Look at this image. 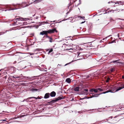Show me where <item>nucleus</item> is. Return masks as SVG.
<instances>
[{
	"label": "nucleus",
	"mask_w": 124,
	"mask_h": 124,
	"mask_svg": "<svg viewBox=\"0 0 124 124\" xmlns=\"http://www.w3.org/2000/svg\"><path fill=\"white\" fill-rule=\"evenodd\" d=\"M123 88H124V84H123L121 85V86L116 88L112 85H111L109 87L108 90L109 92L114 93Z\"/></svg>",
	"instance_id": "obj_1"
},
{
	"label": "nucleus",
	"mask_w": 124,
	"mask_h": 124,
	"mask_svg": "<svg viewBox=\"0 0 124 124\" xmlns=\"http://www.w3.org/2000/svg\"><path fill=\"white\" fill-rule=\"evenodd\" d=\"M54 32H57L58 31L55 28H53L52 29H49L47 31H43L40 32V34L43 35H47V33L50 34L51 33H54Z\"/></svg>",
	"instance_id": "obj_2"
},
{
	"label": "nucleus",
	"mask_w": 124,
	"mask_h": 124,
	"mask_svg": "<svg viewBox=\"0 0 124 124\" xmlns=\"http://www.w3.org/2000/svg\"><path fill=\"white\" fill-rule=\"evenodd\" d=\"M15 7V8H11V9H8L7 10H5V11H6L7 10L8 11H10L11 10L15 9H17L19 8H24V7H26L27 6H28L29 5H28V4H27L26 6H25L24 7L23 6H20V5L19 4H12Z\"/></svg>",
	"instance_id": "obj_3"
},
{
	"label": "nucleus",
	"mask_w": 124,
	"mask_h": 124,
	"mask_svg": "<svg viewBox=\"0 0 124 124\" xmlns=\"http://www.w3.org/2000/svg\"><path fill=\"white\" fill-rule=\"evenodd\" d=\"M64 98L62 96H60L57 98H54V99L52 100L49 102H48V103L50 105H52L54 103L57 101L59 100H61Z\"/></svg>",
	"instance_id": "obj_4"
},
{
	"label": "nucleus",
	"mask_w": 124,
	"mask_h": 124,
	"mask_svg": "<svg viewBox=\"0 0 124 124\" xmlns=\"http://www.w3.org/2000/svg\"><path fill=\"white\" fill-rule=\"evenodd\" d=\"M22 74H21V76H19L16 77L14 76H13V77L14 78H15V79L16 80L18 79H23L24 78V77L22 76Z\"/></svg>",
	"instance_id": "obj_5"
},
{
	"label": "nucleus",
	"mask_w": 124,
	"mask_h": 124,
	"mask_svg": "<svg viewBox=\"0 0 124 124\" xmlns=\"http://www.w3.org/2000/svg\"><path fill=\"white\" fill-rule=\"evenodd\" d=\"M56 95V93L54 91L50 93V95L51 97H54Z\"/></svg>",
	"instance_id": "obj_6"
},
{
	"label": "nucleus",
	"mask_w": 124,
	"mask_h": 124,
	"mask_svg": "<svg viewBox=\"0 0 124 124\" xmlns=\"http://www.w3.org/2000/svg\"><path fill=\"white\" fill-rule=\"evenodd\" d=\"M50 95L49 93H46L45 94L44 97V98L45 99L48 98H49Z\"/></svg>",
	"instance_id": "obj_7"
},
{
	"label": "nucleus",
	"mask_w": 124,
	"mask_h": 124,
	"mask_svg": "<svg viewBox=\"0 0 124 124\" xmlns=\"http://www.w3.org/2000/svg\"><path fill=\"white\" fill-rule=\"evenodd\" d=\"M101 94H94V93H93V94H92V96L90 95L91 98H92L93 97H98V96L99 95H100Z\"/></svg>",
	"instance_id": "obj_8"
},
{
	"label": "nucleus",
	"mask_w": 124,
	"mask_h": 124,
	"mask_svg": "<svg viewBox=\"0 0 124 124\" xmlns=\"http://www.w3.org/2000/svg\"><path fill=\"white\" fill-rule=\"evenodd\" d=\"M45 37L46 38H48L49 39V41L50 42H52L53 41H52V40H53V39H52V38L51 37H49V36H48L47 35H46V36Z\"/></svg>",
	"instance_id": "obj_9"
},
{
	"label": "nucleus",
	"mask_w": 124,
	"mask_h": 124,
	"mask_svg": "<svg viewBox=\"0 0 124 124\" xmlns=\"http://www.w3.org/2000/svg\"><path fill=\"white\" fill-rule=\"evenodd\" d=\"M119 59H118V60H115V61H112L111 62H112L114 63H115L116 62L118 63L119 64H122L123 63L122 62H117L118 61H119Z\"/></svg>",
	"instance_id": "obj_10"
},
{
	"label": "nucleus",
	"mask_w": 124,
	"mask_h": 124,
	"mask_svg": "<svg viewBox=\"0 0 124 124\" xmlns=\"http://www.w3.org/2000/svg\"><path fill=\"white\" fill-rule=\"evenodd\" d=\"M79 89H81L79 87H76L74 89L75 91L78 92L79 91Z\"/></svg>",
	"instance_id": "obj_11"
},
{
	"label": "nucleus",
	"mask_w": 124,
	"mask_h": 124,
	"mask_svg": "<svg viewBox=\"0 0 124 124\" xmlns=\"http://www.w3.org/2000/svg\"><path fill=\"white\" fill-rule=\"evenodd\" d=\"M71 80L70 78H67L66 79V82L69 84H70L71 83Z\"/></svg>",
	"instance_id": "obj_12"
},
{
	"label": "nucleus",
	"mask_w": 124,
	"mask_h": 124,
	"mask_svg": "<svg viewBox=\"0 0 124 124\" xmlns=\"http://www.w3.org/2000/svg\"><path fill=\"white\" fill-rule=\"evenodd\" d=\"M29 100L30 99H40L41 98H39V97H30L28 98Z\"/></svg>",
	"instance_id": "obj_13"
},
{
	"label": "nucleus",
	"mask_w": 124,
	"mask_h": 124,
	"mask_svg": "<svg viewBox=\"0 0 124 124\" xmlns=\"http://www.w3.org/2000/svg\"><path fill=\"white\" fill-rule=\"evenodd\" d=\"M91 98V96H90V97H87V96H85V97H84L83 98H81L80 99V100H84V99H90V98Z\"/></svg>",
	"instance_id": "obj_14"
},
{
	"label": "nucleus",
	"mask_w": 124,
	"mask_h": 124,
	"mask_svg": "<svg viewBox=\"0 0 124 124\" xmlns=\"http://www.w3.org/2000/svg\"><path fill=\"white\" fill-rule=\"evenodd\" d=\"M33 78L32 77H24V78L26 79L27 80H28L29 79H31L32 78Z\"/></svg>",
	"instance_id": "obj_15"
},
{
	"label": "nucleus",
	"mask_w": 124,
	"mask_h": 124,
	"mask_svg": "<svg viewBox=\"0 0 124 124\" xmlns=\"http://www.w3.org/2000/svg\"><path fill=\"white\" fill-rule=\"evenodd\" d=\"M94 89H92L89 90L90 93V94H93V93H92L94 91Z\"/></svg>",
	"instance_id": "obj_16"
},
{
	"label": "nucleus",
	"mask_w": 124,
	"mask_h": 124,
	"mask_svg": "<svg viewBox=\"0 0 124 124\" xmlns=\"http://www.w3.org/2000/svg\"><path fill=\"white\" fill-rule=\"evenodd\" d=\"M116 117V116L115 117H113V119L112 120V122L115 123L117 122L116 120L115 119V118Z\"/></svg>",
	"instance_id": "obj_17"
},
{
	"label": "nucleus",
	"mask_w": 124,
	"mask_h": 124,
	"mask_svg": "<svg viewBox=\"0 0 124 124\" xmlns=\"http://www.w3.org/2000/svg\"><path fill=\"white\" fill-rule=\"evenodd\" d=\"M24 19L23 18H17L16 19V20L23 21Z\"/></svg>",
	"instance_id": "obj_18"
},
{
	"label": "nucleus",
	"mask_w": 124,
	"mask_h": 124,
	"mask_svg": "<svg viewBox=\"0 0 124 124\" xmlns=\"http://www.w3.org/2000/svg\"><path fill=\"white\" fill-rule=\"evenodd\" d=\"M31 91H32V92H34L35 91H37L38 90L36 88H32L30 89V90Z\"/></svg>",
	"instance_id": "obj_19"
},
{
	"label": "nucleus",
	"mask_w": 124,
	"mask_h": 124,
	"mask_svg": "<svg viewBox=\"0 0 124 124\" xmlns=\"http://www.w3.org/2000/svg\"><path fill=\"white\" fill-rule=\"evenodd\" d=\"M74 48H70V49H69V50H71V49H72V50H75L76 49L77 47H76V46H75V45H74Z\"/></svg>",
	"instance_id": "obj_20"
},
{
	"label": "nucleus",
	"mask_w": 124,
	"mask_h": 124,
	"mask_svg": "<svg viewBox=\"0 0 124 124\" xmlns=\"http://www.w3.org/2000/svg\"><path fill=\"white\" fill-rule=\"evenodd\" d=\"M53 51V49L52 48H51L48 51V54H49L50 53L52 52Z\"/></svg>",
	"instance_id": "obj_21"
},
{
	"label": "nucleus",
	"mask_w": 124,
	"mask_h": 124,
	"mask_svg": "<svg viewBox=\"0 0 124 124\" xmlns=\"http://www.w3.org/2000/svg\"><path fill=\"white\" fill-rule=\"evenodd\" d=\"M17 21H16V22H15L13 23H11L10 24V26H13V25H15L16 24Z\"/></svg>",
	"instance_id": "obj_22"
},
{
	"label": "nucleus",
	"mask_w": 124,
	"mask_h": 124,
	"mask_svg": "<svg viewBox=\"0 0 124 124\" xmlns=\"http://www.w3.org/2000/svg\"><path fill=\"white\" fill-rule=\"evenodd\" d=\"M123 2H121V1H117L116 2V3L115 4H116L117 3L118 4H121V3Z\"/></svg>",
	"instance_id": "obj_23"
},
{
	"label": "nucleus",
	"mask_w": 124,
	"mask_h": 124,
	"mask_svg": "<svg viewBox=\"0 0 124 124\" xmlns=\"http://www.w3.org/2000/svg\"><path fill=\"white\" fill-rule=\"evenodd\" d=\"M11 5H5V7L8 8H11Z\"/></svg>",
	"instance_id": "obj_24"
},
{
	"label": "nucleus",
	"mask_w": 124,
	"mask_h": 124,
	"mask_svg": "<svg viewBox=\"0 0 124 124\" xmlns=\"http://www.w3.org/2000/svg\"><path fill=\"white\" fill-rule=\"evenodd\" d=\"M108 92H109V90H107V91H106L105 92H103L102 93H101V94H105V93H108Z\"/></svg>",
	"instance_id": "obj_25"
},
{
	"label": "nucleus",
	"mask_w": 124,
	"mask_h": 124,
	"mask_svg": "<svg viewBox=\"0 0 124 124\" xmlns=\"http://www.w3.org/2000/svg\"><path fill=\"white\" fill-rule=\"evenodd\" d=\"M39 2V0H36L34 1V3L35 4Z\"/></svg>",
	"instance_id": "obj_26"
},
{
	"label": "nucleus",
	"mask_w": 124,
	"mask_h": 124,
	"mask_svg": "<svg viewBox=\"0 0 124 124\" xmlns=\"http://www.w3.org/2000/svg\"><path fill=\"white\" fill-rule=\"evenodd\" d=\"M97 89L98 91V90H99L100 91H103V90L101 89V88H97Z\"/></svg>",
	"instance_id": "obj_27"
},
{
	"label": "nucleus",
	"mask_w": 124,
	"mask_h": 124,
	"mask_svg": "<svg viewBox=\"0 0 124 124\" xmlns=\"http://www.w3.org/2000/svg\"><path fill=\"white\" fill-rule=\"evenodd\" d=\"M40 49H40L37 48V49H35L34 50V51L35 52V51H40Z\"/></svg>",
	"instance_id": "obj_28"
},
{
	"label": "nucleus",
	"mask_w": 124,
	"mask_h": 124,
	"mask_svg": "<svg viewBox=\"0 0 124 124\" xmlns=\"http://www.w3.org/2000/svg\"><path fill=\"white\" fill-rule=\"evenodd\" d=\"M93 92H94L95 93H97L98 92V91L97 89H94V90Z\"/></svg>",
	"instance_id": "obj_29"
},
{
	"label": "nucleus",
	"mask_w": 124,
	"mask_h": 124,
	"mask_svg": "<svg viewBox=\"0 0 124 124\" xmlns=\"http://www.w3.org/2000/svg\"><path fill=\"white\" fill-rule=\"evenodd\" d=\"M110 79V78H108L106 80V82L107 83L108 82L109 80Z\"/></svg>",
	"instance_id": "obj_30"
},
{
	"label": "nucleus",
	"mask_w": 124,
	"mask_h": 124,
	"mask_svg": "<svg viewBox=\"0 0 124 124\" xmlns=\"http://www.w3.org/2000/svg\"><path fill=\"white\" fill-rule=\"evenodd\" d=\"M80 17V18L82 19H84L85 18V17L84 16H79L78 17Z\"/></svg>",
	"instance_id": "obj_31"
},
{
	"label": "nucleus",
	"mask_w": 124,
	"mask_h": 124,
	"mask_svg": "<svg viewBox=\"0 0 124 124\" xmlns=\"http://www.w3.org/2000/svg\"><path fill=\"white\" fill-rule=\"evenodd\" d=\"M115 40H113V41H111L110 42V43H109V44H111V43H113L114 42H115Z\"/></svg>",
	"instance_id": "obj_32"
},
{
	"label": "nucleus",
	"mask_w": 124,
	"mask_h": 124,
	"mask_svg": "<svg viewBox=\"0 0 124 124\" xmlns=\"http://www.w3.org/2000/svg\"><path fill=\"white\" fill-rule=\"evenodd\" d=\"M114 70V69L113 68H111L110 71L111 72H112Z\"/></svg>",
	"instance_id": "obj_33"
},
{
	"label": "nucleus",
	"mask_w": 124,
	"mask_h": 124,
	"mask_svg": "<svg viewBox=\"0 0 124 124\" xmlns=\"http://www.w3.org/2000/svg\"><path fill=\"white\" fill-rule=\"evenodd\" d=\"M88 89H84L83 90V92H84V91H85L86 92H87L88 91Z\"/></svg>",
	"instance_id": "obj_34"
},
{
	"label": "nucleus",
	"mask_w": 124,
	"mask_h": 124,
	"mask_svg": "<svg viewBox=\"0 0 124 124\" xmlns=\"http://www.w3.org/2000/svg\"><path fill=\"white\" fill-rule=\"evenodd\" d=\"M69 0L70 1V3H69V6H68V7H69V6H70L71 4V0Z\"/></svg>",
	"instance_id": "obj_35"
},
{
	"label": "nucleus",
	"mask_w": 124,
	"mask_h": 124,
	"mask_svg": "<svg viewBox=\"0 0 124 124\" xmlns=\"http://www.w3.org/2000/svg\"><path fill=\"white\" fill-rule=\"evenodd\" d=\"M77 54H78V56H81L82 55L81 54V53H78Z\"/></svg>",
	"instance_id": "obj_36"
},
{
	"label": "nucleus",
	"mask_w": 124,
	"mask_h": 124,
	"mask_svg": "<svg viewBox=\"0 0 124 124\" xmlns=\"http://www.w3.org/2000/svg\"><path fill=\"white\" fill-rule=\"evenodd\" d=\"M15 68L13 66H12L11 67V69L12 70H14Z\"/></svg>",
	"instance_id": "obj_37"
},
{
	"label": "nucleus",
	"mask_w": 124,
	"mask_h": 124,
	"mask_svg": "<svg viewBox=\"0 0 124 124\" xmlns=\"http://www.w3.org/2000/svg\"><path fill=\"white\" fill-rule=\"evenodd\" d=\"M61 66H62L61 65L58 64L57 66V67H58V68H60Z\"/></svg>",
	"instance_id": "obj_38"
},
{
	"label": "nucleus",
	"mask_w": 124,
	"mask_h": 124,
	"mask_svg": "<svg viewBox=\"0 0 124 124\" xmlns=\"http://www.w3.org/2000/svg\"><path fill=\"white\" fill-rule=\"evenodd\" d=\"M71 62H69V63H67L64 66H66L68 64H70Z\"/></svg>",
	"instance_id": "obj_39"
},
{
	"label": "nucleus",
	"mask_w": 124,
	"mask_h": 124,
	"mask_svg": "<svg viewBox=\"0 0 124 124\" xmlns=\"http://www.w3.org/2000/svg\"><path fill=\"white\" fill-rule=\"evenodd\" d=\"M112 116H110L109 117L108 120H110V119H112Z\"/></svg>",
	"instance_id": "obj_40"
},
{
	"label": "nucleus",
	"mask_w": 124,
	"mask_h": 124,
	"mask_svg": "<svg viewBox=\"0 0 124 124\" xmlns=\"http://www.w3.org/2000/svg\"><path fill=\"white\" fill-rule=\"evenodd\" d=\"M69 18H68L67 19H63L62 21H65V20H69Z\"/></svg>",
	"instance_id": "obj_41"
},
{
	"label": "nucleus",
	"mask_w": 124,
	"mask_h": 124,
	"mask_svg": "<svg viewBox=\"0 0 124 124\" xmlns=\"http://www.w3.org/2000/svg\"><path fill=\"white\" fill-rule=\"evenodd\" d=\"M29 54L31 55H33L34 54V53H29Z\"/></svg>",
	"instance_id": "obj_42"
},
{
	"label": "nucleus",
	"mask_w": 124,
	"mask_h": 124,
	"mask_svg": "<svg viewBox=\"0 0 124 124\" xmlns=\"http://www.w3.org/2000/svg\"><path fill=\"white\" fill-rule=\"evenodd\" d=\"M79 1L80 2L79 3H78V5L77 6H78V5H79V4H80L81 3L80 0H79Z\"/></svg>",
	"instance_id": "obj_43"
},
{
	"label": "nucleus",
	"mask_w": 124,
	"mask_h": 124,
	"mask_svg": "<svg viewBox=\"0 0 124 124\" xmlns=\"http://www.w3.org/2000/svg\"><path fill=\"white\" fill-rule=\"evenodd\" d=\"M16 27H14V28H12V29H9V30L11 31L12 30H14V29L16 28Z\"/></svg>",
	"instance_id": "obj_44"
},
{
	"label": "nucleus",
	"mask_w": 124,
	"mask_h": 124,
	"mask_svg": "<svg viewBox=\"0 0 124 124\" xmlns=\"http://www.w3.org/2000/svg\"><path fill=\"white\" fill-rule=\"evenodd\" d=\"M85 21L84 22H82L80 23V24H83V23H85Z\"/></svg>",
	"instance_id": "obj_45"
},
{
	"label": "nucleus",
	"mask_w": 124,
	"mask_h": 124,
	"mask_svg": "<svg viewBox=\"0 0 124 124\" xmlns=\"http://www.w3.org/2000/svg\"><path fill=\"white\" fill-rule=\"evenodd\" d=\"M25 116V115H21V116L20 117V118L22 117H23L24 116Z\"/></svg>",
	"instance_id": "obj_46"
},
{
	"label": "nucleus",
	"mask_w": 124,
	"mask_h": 124,
	"mask_svg": "<svg viewBox=\"0 0 124 124\" xmlns=\"http://www.w3.org/2000/svg\"><path fill=\"white\" fill-rule=\"evenodd\" d=\"M112 11V10H111L109 12H106V13H108L109 12H111Z\"/></svg>",
	"instance_id": "obj_47"
},
{
	"label": "nucleus",
	"mask_w": 124,
	"mask_h": 124,
	"mask_svg": "<svg viewBox=\"0 0 124 124\" xmlns=\"http://www.w3.org/2000/svg\"><path fill=\"white\" fill-rule=\"evenodd\" d=\"M6 120H0V121H5Z\"/></svg>",
	"instance_id": "obj_48"
},
{
	"label": "nucleus",
	"mask_w": 124,
	"mask_h": 124,
	"mask_svg": "<svg viewBox=\"0 0 124 124\" xmlns=\"http://www.w3.org/2000/svg\"><path fill=\"white\" fill-rule=\"evenodd\" d=\"M44 23H46V24H49V23H48V22H44Z\"/></svg>",
	"instance_id": "obj_49"
},
{
	"label": "nucleus",
	"mask_w": 124,
	"mask_h": 124,
	"mask_svg": "<svg viewBox=\"0 0 124 124\" xmlns=\"http://www.w3.org/2000/svg\"><path fill=\"white\" fill-rule=\"evenodd\" d=\"M101 109V108H98L97 109H96V110H98V109Z\"/></svg>",
	"instance_id": "obj_50"
},
{
	"label": "nucleus",
	"mask_w": 124,
	"mask_h": 124,
	"mask_svg": "<svg viewBox=\"0 0 124 124\" xmlns=\"http://www.w3.org/2000/svg\"><path fill=\"white\" fill-rule=\"evenodd\" d=\"M122 78L123 79H124V75L122 76Z\"/></svg>",
	"instance_id": "obj_51"
},
{
	"label": "nucleus",
	"mask_w": 124,
	"mask_h": 124,
	"mask_svg": "<svg viewBox=\"0 0 124 124\" xmlns=\"http://www.w3.org/2000/svg\"><path fill=\"white\" fill-rule=\"evenodd\" d=\"M117 19H120V20H124V19H121L120 18H117Z\"/></svg>",
	"instance_id": "obj_52"
},
{
	"label": "nucleus",
	"mask_w": 124,
	"mask_h": 124,
	"mask_svg": "<svg viewBox=\"0 0 124 124\" xmlns=\"http://www.w3.org/2000/svg\"><path fill=\"white\" fill-rule=\"evenodd\" d=\"M16 63V61H15L13 63H14V64H15V63Z\"/></svg>",
	"instance_id": "obj_53"
},
{
	"label": "nucleus",
	"mask_w": 124,
	"mask_h": 124,
	"mask_svg": "<svg viewBox=\"0 0 124 124\" xmlns=\"http://www.w3.org/2000/svg\"><path fill=\"white\" fill-rule=\"evenodd\" d=\"M110 21L111 20H113V19L111 18L110 19Z\"/></svg>",
	"instance_id": "obj_54"
},
{
	"label": "nucleus",
	"mask_w": 124,
	"mask_h": 124,
	"mask_svg": "<svg viewBox=\"0 0 124 124\" xmlns=\"http://www.w3.org/2000/svg\"><path fill=\"white\" fill-rule=\"evenodd\" d=\"M117 36H118V38H119V35L118 34H117Z\"/></svg>",
	"instance_id": "obj_55"
},
{
	"label": "nucleus",
	"mask_w": 124,
	"mask_h": 124,
	"mask_svg": "<svg viewBox=\"0 0 124 124\" xmlns=\"http://www.w3.org/2000/svg\"><path fill=\"white\" fill-rule=\"evenodd\" d=\"M44 22H41V24H43L42 23H44Z\"/></svg>",
	"instance_id": "obj_56"
},
{
	"label": "nucleus",
	"mask_w": 124,
	"mask_h": 124,
	"mask_svg": "<svg viewBox=\"0 0 124 124\" xmlns=\"http://www.w3.org/2000/svg\"><path fill=\"white\" fill-rule=\"evenodd\" d=\"M55 21H50V22H55Z\"/></svg>",
	"instance_id": "obj_57"
},
{
	"label": "nucleus",
	"mask_w": 124,
	"mask_h": 124,
	"mask_svg": "<svg viewBox=\"0 0 124 124\" xmlns=\"http://www.w3.org/2000/svg\"><path fill=\"white\" fill-rule=\"evenodd\" d=\"M71 9H70L69 10V12L70 11H71Z\"/></svg>",
	"instance_id": "obj_58"
},
{
	"label": "nucleus",
	"mask_w": 124,
	"mask_h": 124,
	"mask_svg": "<svg viewBox=\"0 0 124 124\" xmlns=\"http://www.w3.org/2000/svg\"><path fill=\"white\" fill-rule=\"evenodd\" d=\"M116 10H112L113 12V13L114 12V11H116Z\"/></svg>",
	"instance_id": "obj_59"
},
{
	"label": "nucleus",
	"mask_w": 124,
	"mask_h": 124,
	"mask_svg": "<svg viewBox=\"0 0 124 124\" xmlns=\"http://www.w3.org/2000/svg\"><path fill=\"white\" fill-rule=\"evenodd\" d=\"M99 111V112H102V111H100V110H98V111Z\"/></svg>",
	"instance_id": "obj_60"
},
{
	"label": "nucleus",
	"mask_w": 124,
	"mask_h": 124,
	"mask_svg": "<svg viewBox=\"0 0 124 124\" xmlns=\"http://www.w3.org/2000/svg\"><path fill=\"white\" fill-rule=\"evenodd\" d=\"M120 9L121 10V11H123V10H124V9Z\"/></svg>",
	"instance_id": "obj_61"
},
{
	"label": "nucleus",
	"mask_w": 124,
	"mask_h": 124,
	"mask_svg": "<svg viewBox=\"0 0 124 124\" xmlns=\"http://www.w3.org/2000/svg\"><path fill=\"white\" fill-rule=\"evenodd\" d=\"M69 13V11H68V12L67 13H66V14H68V13Z\"/></svg>",
	"instance_id": "obj_62"
},
{
	"label": "nucleus",
	"mask_w": 124,
	"mask_h": 124,
	"mask_svg": "<svg viewBox=\"0 0 124 124\" xmlns=\"http://www.w3.org/2000/svg\"><path fill=\"white\" fill-rule=\"evenodd\" d=\"M5 31V32H6H6L7 31Z\"/></svg>",
	"instance_id": "obj_63"
},
{
	"label": "nucleus",
	"mask_w": 124,
	"mask_h": 124,
	"mask_svg": "<svg viewBox=\"0 0 124 124\" xmlns=\"http://www.w3.org/2000/svg\"><path fill=\"white\" fill-rule=\"evenodd\" d=\"M38 17H37L36 18V19H38Z\"/></svg>",
	"instance_id": "obj_64"
}]
</instances>
